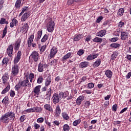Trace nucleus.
I'll return each instance as SVG.
<instances>
[{
    "label": "nucleus",
    "mask_w": 131,
    "mask_h": 131,
    "mask_svg": "<svg viewBox=\"0 0 131 131\" xmlns=\"http://www.w3.org/2000/svg\"><path fill=\"white\" fill-rule=\"evenodd\" d=\"M44 108L46 110H48V111H53V108L50 104H46L44 105Z\"/></svg>",
    "instance_id": "nucleus-33"
},
{
    "label": "nucleus",
    "mask_w": 131,
    "mask_h": 131,
    "mask_svg": "<svg viewBox=\"0 0 131 131\" xmlns=\"http://www.w3.org/2000/svg\"><path fill=\"white\" fill-rule=\"evenodd\" d=\"M72 55V53H71V52L68 53L63 57H62V58L61 59L62 62H66L67 59H69V58H70V57H71Z\"/></svg>",
    "instance_id": "nucleus-14"
},
{
    "label": "nucleus",
    "mask_w": 131,
    "mask_h": 131,
    "mask_svg": "<svg viewBox=\"0 0 131 131\" xmlns=\"http://www.w3.org/2000/svg\"><path fill=\"white\" fill-rule=\"evenodd\" d=\"M83 54H84V51L82 49L79 50L77 52V55L78 56H82Z\"/></svg>",
    "instance_id": "nucleus-49"
},
{
    "label": "nucleus",
    "mask_w": 131,
    "mask_h": 131,
    "mask_svg": "<svg viewBox=\"0 0 131 131\" xmlns=\"http://www.w3.org/2000/svg\"><path fill=\"white\" fill-rule=\"evenodd\" d=\"M7 53L8 56L10 57V58H11V57H12L13 53H14L12 45H11L8 47V48L7 50Z\"/></svg>",
    "instance_id": "nucleus-9"
},
{
    "label": "nucleus",
    "mask_w": 131,
    "mask_h": 131,
    "mask_svg": "<svg viewBox=\"0 0 131 131\" xmlns=\"http://www.w3.org/2000/svg\"><path fill=\"white\" fill-rule=\"evenodd\" d=\"M84 104L85 107H86V108H89V107H90V105H91V102H90V101H86Z\"/></svg>",
    "instance_id": "nucleus-59"
},
{
    "label": "nucleus",
    "mask_w": 131,
    "mask_h": 131,
    "mask_svg": "<svg viewBox=\"0 0 131 131\" xmlns=\"http://www.w3.org/2000/svg\"><path fill=\"white\" fill-rule=\"evenodd\" d=\"M101 61L100 59H97V60L93 64V67H94V68L99 67L100 65H101Z\"/></svg>",
    "instance_id": "nucleus-25"
},
{
    "label": "nucleus",
    "mask_w": 131,
    "mask_h": 131,
    "mask_svg": "<svg viewBox=\"0 0 131 131\" xmlns=\"http://www.w3.org/2000/svg\"><path fill=\"white\" fill-rule=\"evenodd\" d=\"M105 74L108 78H111L112 77V71L110 70H107L105 71Z\"/></svg>",
    "instance_id": "nucleus-28"
},
{
    "label": "nucleus",
    "mask_w": 131,
    "mask_h": 131,
    "mask_svg": "<svg viewBox=\"0 0 131 131\" xmlns=\"http://www.w3.org/2000/svg\"><path fill=\"white\" fill-rule=\"evenodd\" d=\"M43 82V77L42 76H39L37 79V82L39 84L42 83Z\"/></svg>",
    "instance_id": "nucleus-45"
},
{
    "label": "nucleus",
    "mask_w": 131,
    "mask_h": 131,
    "mask_svg": "<svg viewBox=\"0 0 131 131\" xmlns=\"http://www.w3.org/2000/svg\"><path fill=\"white\" fill-rule=\"evenodd\" d=\"M31 58L34 62H38L40 59L39 53L36 51H33L31 54Z\"/></svg>",
    "instance_id": "nucleus-4"
},
{
    "label": "nucleus",
    "mask_w": 131,
    "mask_h": 131,
    "mask_svg": "<svg viewBox=\"0 0 131 131\" xmlns=\"http://www.w3.org/2000/svg\"><path fill=\"white\" fill-rule=\"evenodd\" d=\"M52 95V88H49L48 90V91L47 93L46 94V97L48 98L49 99H50V98H51V95Z\"/></svg>",
    "instance_id": "nucleus-39"
},
{
    "label": "nucleus",
    "mask_w": 131,
    "mask_h": 131,
    "mask_svg": "<svg viewBox=\"0 0 131 131\" xmlns=\"http://www.w3.org/2000/svg\"><path fill=\"white\" fill-rule=\"evenodd\" d=\"M61 115L64 120H68V119H69L68 114H67V113H66V112H63Z\"/></svg>",
    "instance_id": "nucleus-35"
},
{
    "label": "nucleus",
    "mask_w": 131,
    "mask_h": 131,
    "mask_svg": "<svg viewBox=\"0 0 131 131\" xmlns=\"http://www.w3.org/2000/svg\"><path fill=\"white\" fill-rule=\"evenodd\" d=\"M22 27L20 28V32L21 33H27V31H28V29H29V26L26 23L22 24Z\"/></svg>",
    "instance_id": "nucleus-7"
},
{
    "label": "nucleus",
    "mask_w": 131,
    "mask_h": 131,
    "mask_svg": "<svg viewBox=\"0 0 131 131\" xmlns=\"http://www.w3.org/2000/svg\"><path fill=\"white\" fill-rule=\"evenodd\" d=\"M40 88H41V85H39L34 88L33 92L35 95H38V94H39V92H40Z\"/></svg>",
    "instance_id": "nucleus-24"
},
{
    "label": "nucleus",
    "mask_w": 131,
    "mask_h": 131,
    "mask_svg": "<svg viewBox=\"0 0 131 131\" xmlns=\"http://www.w3.org/2000/svg\"><path fill=\"white\" fill-rule=\"evenodd\" d=\"M93 41H94V42H102V41H103V39H102L101 38H99L98 37H95V38L92 39Z\"/></svg>",
    "instance_id": "nucleus-32"
},
{
    "label": "nucleus",
    "mask_w": 131,
    "mask_h": 131,
    "mask_svg": "<svg viewBox=\"0 0 131 131\" xmlns=\"http://www.w3.org/2000/svg\"><path fill=\"white\" fill-rule=\"evenodd\" d=\"M46 49H47V46L43 45L41 47V48L40 49V52H41L42 53L45 52L46 51Z\"/></svg>",
    "instance_id": "nucleus-52"
},
{
    "label": "nucleus",
    "mask_w": 131,
    "mask_h": 131,
    "mask_svg": "<svg viewBox=\"0 0 131 131\" xmlns=\"http://www.w3.org/2000/svg\"><path fill=\"white\" fill-rule=\"evenodd\" d=\"M112 110L114 112H116L117 111V104H114L112 107Z\"/></svg>",
    "instance_id": "nucleus-58"
},
{
    "label": "nucleus",
    "mask_w": 131,
    "mask_h": 131,
    "mask_svg": "<svg viewBox=\"0 0 131 131\" xmlns=\"http://www.w3.org/2000/svg\"><path fill=\"white\" fill-rule=\"evenodd\" d=\"M53 123L55 125H57V126H59V125H60V122H59V121L55 120V121H53Z\"/></svg>",
    "instance_id": "nucleus-63"
},
{
    "label": "nucleus",
    "mask_w": 131,
    "mask_h": 131,
    "mask_svg": "<svg viewBox=\"0 0 131 131\" xmlns=\"http://www.w3.org/2000/svg\"><path fill=\"white\" fill-rule=\"evenodd\" d=\"M106 30H101L98 33H96V36H99L100 37H103L104 35L106 34Z\"/></svg>",
    "instance_id": "nucleus-19"
},
{
    "label": "nucleus",
    "mask_w": 131,
    "mask_h": 131,
    "mask_svg": "<svg viewBox=\"0 0 131 131\" xmlns=\"http://www.w3.org/2000/svg\"><path fill=\"white\" fill-rule=\"evenodd\" d=\"M47 67H48V64H42L41 62H40L38 66V71L39 72H42L43 71V68H47Z\"/></svg>",
    "instance_id": "nucleus-12"
},
{
    "label": "nucleus",
    "mask_w": 131,
    "mask_h": 131,
    "mask_svg": "<svg viewBox=\"0 0 131 131\" xmlns=\"http://www.w3.org/2000/svg\"><path fill=\"white\" fill-rule=\"evenodd\" d=\"M110 47L112 49H117V48H119V47H120V44L118 43H113L111 44Z\"/></svg>",
    "instance_id": "nucleus-30"
},
{
    "label": "nucleus",
    "mask_w": 131,
    "mask_h": 131,
    "mask_svg": "<svg viewBox=\"0 0 131 131\" xmlns=\"http://www.w3.org/2000/svg\"><path fill=\"white\" fill-rule=\"evenodd\" d=\"M116 58H117V53H115L112 55L111 60H113V61H114Z\"/></svg>",
    "instance_id": "nucleus-51"
},
{
    "label": "nucleus",
    "mask_w": 131,
    "mask_h": 131,
    "mask_svg": "<svg viewBox=\"0 0 131 131\" xmlns=\"http://www.w3.org/2000/svg\"><path fill=\"white\" fill-rule=\"evenodd\" d=\"M92 39V36L88 35L86 37L85 41H87V42H89Z\"/></svg>",
    "instance_id": "nucleus-60"
},
{
    "label": "nucleus",
    "mask_w": 131,
    "mask_h": 131,
    "mask_svg": "<svg viewBox=\"0 0 131 131\" xmlns=\"http://www.w3.org/2000/svg\"><path fill=\"white\" fill-rule=\"evenodd\" d=\"M52 99L53 103L58 104L60 100L62 99V97L58 93H54L53 95Z\"/></svg>",
    "instance_id": "nucleus-5"
},
{
    "label": "nucleus",
    "mask_w": 131,
    "mask_h": 131,
    "mask_svg": "<svg viewBox=\"0 0 131 131\" xmlns=\"http://www.w3.org/2000/svg\"><path fill=\"white\" fill-rule=\"evenodd\" d=\"M20 83H21V85L23 87L28 86V88H30L31 86V83H29L28 78H26L24 81H20Z\"/></svg>",
    "instance_id": "nucleus-11"
},
{
    "label": "nucleus",
    "mask_w": 131,
    "mask_h": 131,
    "mask_svg": "<svg viewBox=\"0 0 131 131\" xmlns=\"http://www.w3.org/2000/svg\"><path fill=\"white\" fill-rule=\"evenodd\" d=\"M3 80V83L5 84L7 81H8V79H9V75L8 74H5L2 78Z\"/></svg>",
    "instance_id": "nucleus-27"
},
{
    "label": "nucleus",
    "mask_w": 131,
    "mask_h": 131,
    "mask_svg": "<svg viewBox=\"0 0 131 131\" xmlns=\"http://www.w3.org/2000/svg\"><path fill=\"white\" fill-rule=\"evenodd\" d=\"M22 2V0H17L15 4V7L16 9H19L20 7H21V2Z\"/></svg>",
    "instance_id": "nucleus-31"
},
{
    "label": "nucleus",
    "mask_w": 131,
    "mask_h": 131,
    "mask_svg": "<svg viewBox=\"0 0 131 131\" xmlns=\"http://www.w3.org/2000/svg\"><path fill=\"white\" fill-rule=\"evenodd\" d=\"M9 102V97L8 96H6L2 101V103H5V104H7Z\"/></svg>",
    "instance_id": "nucleus-46"
},
{
    "label": "nucleus",
    "mask_w": 131,
    "mask_h": 131,
    "mask_svg": "<svg viewBox=\"0 0 131 131\" xmlns=\"http://www.w3.org/2000/svg\"><path fill=\"white\" fill-rule=\"evenodd\" d=\"M80 122H81V120L80 119L76 120L73 122V125L74 126H77V125H78Z\"/></svg>",
    "instance_id": "nucleus-40"
},
{
    "label": "nucleus",
    "mask_w": 131,
    "mask_h": 131,
    "mask_svg": "<svg viewBox=\"0 0 131 131\" xmlns=\"http://www.w3.org/2000/svg\"><path fill=\"white\" fill-rule=\"evenodd\" d=\"M21 43V41L20 40H17L15 43L14 44V50L15 51H18L20 48V45Z\"/></svg>",
    "instance_id": "nucleus-21"
},
{
    "label": "nucleus",
    "mask_w": 131,
    "mask_h": 131,
    "mask_svg": "<svg viewBox=\"0 0 131 131\" xmlns=\"http://www.w3.org/2000/svg\"><path fill=\"white\" fill-rule=\"evenodd\" d=\"M124 13V9H123V8H120L117 13V15L118 16H122L123 15V14Z\"/></svg>",
    "instance_id": "nucleus-38"
},
{
    "label": "nucleus",
    "mask_w": 131,
    "mask_h": 131,
    "mask_svg": "<svg viewBox=\"0 0 131 131\" xmlns=\"http://www.w3.org/2000/svg\"><path fill=\"white\" fill-rule=\"evenodd\" d=\"M15 119V114L13 112H8L2 115L0 118V121L2 123H9L10 120Z\"/></svg>",
    "instance_id": "nucleus-2"
},
{
    "label": "nucleus",
    "mask_w": 131,
    "mask_h": 131,
    "mask_svg": "<svg viewBox=\"0 0 131 131\" xmlns=\"http://www.w3.org/2000/svg\"><path fill=\"white\" fill-rule=\"evenodd\" d=\"M61 114V108H60V106L57 105L55 109V116L56 117H59Z\"/></svg>",
    "instance_id": "nucleus-22"
},
{
    "label": "nucleus",
    "mask_w": 131,
    "mask_h": 131,
    "mask_svg": "<svg viewBox=\"0 0 131 131\" xmlns=\"http://www.w3.org/2000/svg\"><path fill=\"white\" fill-rule=\"evenodd\" d=\"M57 52H58V49H57V48L56 47H53L50 51L49 58L52 59V58H54V57L56 56Z\"/></svg>",
    "instance_id": "nucleus-8"
},
{
    "label": "nucleus",
    "mask_w": 131,
    "mask_h": 131,
    "mask_svg": "<svg viewBox=\"0 0 131 131\" xmlns=\"http://www.w3.org/2000/svg\"><path fill=\"white\" fill-rule=\"evenodd\" d=\"M30 16V14H29L28 12L25 13L21 16V21H22V22H25V21L29 18Z\"/></svg>",
    "instance_id": "nucleus-16"
},
{
    "label": "nucleus",
    "mask_w": 131,
    "mask_h": 131,
    "mask_svg": "<svg viewBox=\"0 0 131 131\" xmlns=\"http://www.w3.org/2000/svg\"><path fill=\"white\" fill-rule=\"evenodd\" d=\"M10 91V85H8L6 86V88L3 90L1 94L2 95H5V94H6V93H8Z\"/></svg>",
    "instance_id": "nucleus-34"
},
{
    "label": "nucleus",
    "mask_w": 131,
    "mask_h": 131,
    "mask_svg": "<svg viewBox=\"0 0 131 131\" xmlns=\"http://www.w3.org/2000/svg\"><path fill=\"white\" fill-rule=\"evenodd\" d=\"M48 38H49V36H48V35L45 34L41 40V42H46V41L48 40Z\"/></svg>",
    "instance_id": "nucleus-44"
},
{
    "label": "nucleus",
    "mask_w": 131,
    "mask_h": 131,
    "mask_svg": "<svg viewBox=\"0 0 131 131\" xmlns=\"http://www.w3.org/2000/svg\"><path fill=\"white\" fill-rule=\"evenodd\" d=\"M41 35H42V31H39L37 32V39H40V37H41Z\"/></svg>",
    "instance_id": "nucleus-47"
},
{
    "label": "nucleus",
    "mask_w": 131,
    "mask_h": 131,
    "mask_svg": "<svg viewBox=\"0 0 131 131\" xmlns=\"http://www.w3.org/2000/svg\"><path fill=\"white\" fill-rule=\"evenodd\" d=\"M44 121L45 119L42 117L39 118L37 119V122H38V123H42Z\"/></svg>",
    "instance_id": "nucleus-48"
},
{
    "label": "nucleus",
    "mask_w": 131,
    "mask_h": 131,
    "mask_svg": "<svg viewBox=\"0 0 131 131\" xmlns=\"http://www.w3.org/2000/svg\"><path fill=\"white\" fill-rule=\"evenodd\" d=\"M7 29H8V26L6 25L3 30V35L2 37V38H4V37L6 36V34H7Z\"/></svg>",
    "instance_id": "nucleus-42"
},
{
    "label": "nucleus",
    "mask_w": 131,
    "mask_h": 131,
    "mask_svg": "<svg viewBox=\"0 0 131 131\" xmlns=\"http://www.w3.org/2000/svg\"><path fill=\"white\" fill-rule=\"evenodd\" d=\"M51 82H52V80H51V76H49L46 79L45 86H49V85L51 84Z\"/></svg>",
    "instance_id": "nucleus-23"
},
{
    "label": "nucleus",
    "mask_w": 131,
    "mask_h": 131,
    "mask_svg": "<svg viewBox=\"0 0 131 131\" xmlns=\"http://www.w3.org/2000/svg\"><path fill=\"white\" fill-rule=\"evenodd\" d=\"M57 63V59H53L52 61H49V64L51 66L52 65H55V64Z\"/></svg>",
    "instance_id": "nucleus-50"
},
{
    "label": "nucleus",
    "mask_w": 131,
    "mask_h": 131,
    "mask_svg": "<svg viewBox=\"0 0 131 131\" xmlns=\"http://www.w3.org/2000/svg\"><path fill=\"white\" fill-rule=\"evenodd\" d=\"M84 98H85V96L83 95L79 96L76 99L77 105H80L81 104V102L84 100Z\"/></svg>",
    "instance_id": "nucleus-15"
},
{
    "label": "nucleus",
    "mask_w": 131,
    "mask_h": 131,
    "mask_svg": "<svg viewBox=\"0 0 131 131\" xmlns=\"http://www.w3.org/2000/svg\"><path fill=\"white\" fill-rule=\"evenodd\" d=\"M9 62V59L7 57H5L3 59L2 61V65H7Z\"/></svg>",
    "instance_id": "nucleus-43"
},
{
    "label": "nucleus",
    "mask_w": 131,
    "mask_h": 131,
    "mask_svg": "<svg viewBox=\"0 0 131 131\" xmlns=\"http://www.w3.org/2000/svg\"><path fill=\"white\" fill-rule=\"evenodd\" d=\"M94 86H95V85L93 83H88V89H93V88H94Z\"/></svg>",
    "instance_id": "nucleus-57"
},
{
    "label": "nucleus",
    "mask_w": 131,
    "mask_h": 131,
    "mask_svg": "<svg viewBox=\"0 0 131 131\" xmlns=\"http://www.w3.org/2000/svg\"><path fill=\"white\" fill-rule=\"evenodd\" d=\"M5 22H6V19L5 18H2L1 19V20H0V24H5Z\"/></svg>",
    "instance_id": "nucleus-64"
},
{
    "label": "nucleus",
    "mask_w": 131,
    "mask_h": 131,
    "mask_svg": "<svg viewBox=\"0 0 131 131\" xmlns=\"http://www.w3.org/2000/svg\"><path fill=\"white\" fill-rule=\"evenodd\" d=\"M118 27L121 28V27L124 26V22L123 21H120L118 25Z\"/></svg>",
    "instance_id": "nucleus-54"
},
{
    "label": "nucleus",
    "mask_w": 131,
    "mask_h": 131,
    "mask_svg": "<svg viewBox=\"0 0 131 131\" xmlns=\"http://www.w3.org/2000/svg\"><path fill=\"white\" fill-rule=\"evenodd\" d=\"M128 38V31H122L121 33V40H126Z\"/></svg>",
    "instance_id": "nucleus-10"
},
{
    "label": "nucleus",
    "mask_w": 131,
    "mask_h": 131,
    "mask_svg": "<svg viewBox=\"0 0 131 131\" xmlns=\"http://www.w3.org/2000/svg\"><path fill=\"white\" fill-rule=\"evenodd\" d=\"M28 11V7H24L21 10V13L19 14V16H20L21 15H23L25 12H27Z\"/></svg>",
    "instance_id": "nucleus-41"
},
{
    "label": "nucleus",
    "mask_w": 131,
    "mask_h": 131,
    "mask_svg": "<svg viewBox=\"0 0 131 131\" xmlns=\"http://www.w3.org/2000/svg\"><path fill=\"white\" fill-rule=\"evenodd\" d=\"M34 127H35V129H38L40 127V125L39 124L35 123L34 125Z\"/></svg>",
    "instance_id": "nucleus-61"
},
{
    "label": "nucleus",
    "mask_w": 131,
    "mask_h": 131,
    "mask_svg": "<svg viewBox=\"0 0 131 131\" xmlns=\"http://www.w3.org/2000/svg\"><path fill=\"white\" fill-rule=\"evenodd\" d=\"M87 66H89V62H82L80 63V68H85Z\"/></svg>",
    "instance_id": "nucleus-29"
},
{
    "label": "nucleus",
    "mask_w": 131,
    "mask_h": 131,
    "mask_svg": "<svg viewBox=\"0 0 131 131\" xmlns=\"http://www.w3.org/2000/svg\"><path fill=\"white\" fill-rule=\"evenodd\" d=\"M99 54H90L87 57L86 60L91 61L92 60H95L96 58H98Z\"/></svg>",
    "instance_id": "nucleus-18"
},
{
    "label": "nucleus",
    "mask_w": 131,
    "mask_h": 131,
    "mask_svg": "<svg viewBox=\"0 0 131 131\" xmlns=\"http://www.w3.org/2000/svg\"><path fill=\"white\" fill-rule=\"evenodd\" d=\"M81 38H83V35L82 34L75 35L74 36V41H78V40H80Z\"/></svg>",
    "instance_id": "nucleus-20"
},
{
    "label": "nucleus",
    "mask_w": 131,
    "mask_h": 131,
    "mask_svg": "<svg viewBox=\"0 0 131 131\" xmlns=\"http://www.w3.org/2000/svg\"><path fill=\"white\" fill-rule=\"evenodd\" d=\"M102 20H103V16H100L96 20V23H100Z\"/></svg>",
    "instance_id": "nucleus-55"
},
{
    "label": "nucleus",
    "mask_w": 131,
    "mask_h": 131,
    "mask_svg": "<svg viewBox=\"0 0 131 131\" xmlns=\"http://www.w3.org/2000/svg\"><path fill=\"white\" fill-rule=\"evenodd\" d=\"M47 29L48 32H53L54 29H55V22L50 18L48 20V23L47 24Z\"/></svg>",
    "instance_id": "nucleus-3"
},
{
    "label": "nucleus",
    "mask_w": 131,
    "mask_h": 131,
    "mask_svg": "<svg viewBox=\"0 0 131 131\" xmlns=\"http://www.w3.org/2000/svg\"><path fill=\"white\" fill-rule=\"evenodd\" d=\"M22 56V52L21 51H18L16 54V56L14 59V66L12 68V73L13 75H18L19 73V67L17 63H19L20 60H21V56Z\"/></svg>",
    "instance_id": "nucleus-1"
},
{
    "label": "nucleus",
    "mask_w": 131,
    "mask_h": 131,
    "mask_svg": "<svg viewBox=\"0 0 131 131\" xmlns=\"http://www.w3.org/2000/svg\"><path fill=\"white\" fill-rule=\"evenodd\" d=\"M74 3H75V0H68V5H69L71 6V5H73Z\"/></svg>",
    "instance_id": "nucleus-56"
},
{
    "label": "nucleus",
    "mask_w": 131,
    "mask_h": 131,
    "mask_svg": "<svg viewBox=\"0 0 131 131\" xmlns=\"http://www.w3.org/2000/svg\"><path fill=\"white\" fill-rule=\"evenodd\" d=\"M22 86V84L21 83V82L19 81L15 86V91H17L18 92L20 89H21V87Z\"/></svg>",
    "instance_id": "nucleus-37"
},
{
    "label": "nucleus",
    "mask_w": 131,
    "mask_h": 131,
    "mask_svg": "<svg viewBox=\"0 0 131 131\" xmlns=\"http://www.w3.org/2000/svg\"><path fill=\"white\" fill-rule=\"evenodd\" d=\"M33 39H34V35H31L30 37L28 38L27 42L28 48L31 47V45L32 42H33Z\"/></svg>",
    "instance_id": "nucleus-13"
},
{
    "label": "nucleus",
    "mask_w": 131,
    "mask_h": 131,
    "mask_svg": "<svg viewBox=\"0 0 131 131\" xmlns=\"http://www.w3.org/2000/svg\"><path fill=\"white\" fill-rule=\"evenodd\" d=\"M42 109L40 107H34L27 109L25 111L26 112L28 113H30L31 112H41Z\"/></svg>",
    "instance_id": "nucleus-6"
},
{
    "label": "nucleus",
    "mask_w": 131,
    "mask_h": 131,
    "mask_svg": "<svg viewBox=\"0 0 131 131\" xmlns=\"http://www.w3.org/2000/svg\"><path fill=\"white\" fill-rule=\"evenodd\" d=\"M18 24V20L16 19H13L10 23V25L11 28H13L14 26H16Z\"/></svg>",
    "instance_id": "nucleus-26"
},
{
    "label": "nucleus",
    "mask_w": 131,
    "mask_h": 131,
    "mask_svg": "<svg viewBox=\"0 0 131 131\" xmlns=\"http://www.w3.org/2000/svg\"><path fill=\"white\" fill-rule=\"evenodd\" d=\"M63 131H70V126H69V124H65L63 126Z\"/></svg>",
    "instance_id": "nucleus-36"
},
{
    "label": "nucleus",
    "mask_w": 131,
    "mask_h": 131,
    "mask_svg": "<svg viewBox=\"0 0 131 131\" xmlns=\"http://www.w3.org/2000/svg\"><path fill=\"white\" fill-rule=\"evenodd\" d=\"M59 96H60L61 99H66V98H67L68 96H69V92L67 91L64 92V93L60 92L59 93Z\"/></svg>",
    "instance_id": "nucleus-17"
},
{
    "label": "nucleus",
    "mask_w": 131,
    "mask_h": 131,
    "mask_svg": "<svg viewBox=\"0 0 131 131\" xmlns=\"http://www.w3.org/2000/svg\"><path fill=\"white\" fill-rule=\"evenodd\" d=\"M5 3V0L0 1V10H2L4 7V3Z\"/></svg>",
    "instance_id": "nucleus-53"
},
{
    "label": "nucleus",
    "mask_w": 131,
    "mask_h": 131,
    "mask_svg": "<svg viewBox=\"0 0 131 131\" xmlns=\"http://www.w3.org/2000/svg\"><path fill=\"white\" fill-rule=\"evenodd\" d=\"M118 40V38L117 37H114L111 39V41L112 42H115V41H117Z\"/></svg>",
    "instance_id": "nucleus-62"
}]
</instances>
